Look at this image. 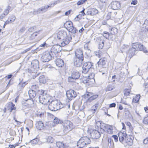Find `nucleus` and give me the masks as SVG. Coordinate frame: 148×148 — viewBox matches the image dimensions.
<instances>
[{"label": "nucleus", "instance_id": "nucleus-1", "mask_svg": "<svg viewBox=\"0 0 148 148\" xmlns=\"http://www.w3.org/2000/svg\"><path fill=\"white\" fill-rule=\"evenodd\" d=\"M57 38L59 40H64L61 43V45L63 47L68 44L72 39L71 35L69 34H67L66 32L63 30H61L58 32Z\"/></svg>", "mask_w": 148, "mask_h": 148}, {"label": "nucleus", "instance_id": "nucleus-2", "mask_svg": "<svg viewBox=\"0 0 148 148\" xmlns=\"http://www.w3.org/2000/svg\"><path fill=\"white\" fill-rule=\"evenodd\" d=\"M39 91L40 92L38 99L40 102L44 105L48 104V103L50 102V97L49 95L47 94V91L42 90Z\"/></svg>", "mask_w": 148, "mask_h": 148}, {"label": "nucleus", "instance_id": "nucleus-3", "mask_svg": "<svg viewBox=\"0 0 148 148\" xmlns=\"http://www.w3.org/2000/svg\"><path fill=\"white\" fill-rule=\"evenodd\" d=\"M100 124L99 127L101 128V133L103 134L105 132H106L108 133L112 134L113 133V128L112 127L107 124L101 123L100 121L97 123V125Z\"/></svg>", "mask_w": 148, "mask_h": 148}, {"label": "nucleus", "instance_id": "nucleus-4", "mask_svg": "<svg viewBox=\"0 0 148 148\" xmlns=\"http://www.w3.org/2000/svg\"><path fill=\"white\" fill-rule=\"evenodd\" d=\"M90 139L86 136L81 137L77 142V146L79 148H82L87 144L90 143Z\"/></svg>", "mask_w": 148, "mask_h": 148}, {"label": "nucleus", "instance_id": "nucleus-5", "mask_svg": "<svg viewBox=\"0 0 148 148\" xmlns=\"http://www.w3.org/2000/svg\"><path fill=\"white\" fill-rule=\"evenodd\" d=\"M60 103L57 100H54L51 101L49 104V109L52 111H56L61 108L60 106Z\"/></svg>", "mask_w": 148, "mask_h": 148}, {"label": "nucleus", "instance_id": "nucleus-6", "mask_svg": "<svg viewBox=\"0 0 148 148\" xmlns=\"http://www.w3.org/2000/svg\"><path fill=\"white\" fill-rule=\"evenodd\" d=\"M101 128L100 127L98 130H96L91 129L90 130V135L91 137L93 139H97L99 138L101 134Z\"/></svg>", "mask_w": 148, "mask_h": 148}, {"label": "nucleus", "instance_id": "nucleus-7", "mask_svg": "<svg viewBox=\"0 0 148 148\" xmlns=\"http://www.w3.org/2000/svg\"><path fill=\"white\" fill-rule=\"evenodd\" d=\"M93 68V63L88 62L84 63L82 67V73L84 74L88 73L90 69Z\"/></svg>", "mask_w": 148, "mask_h": 148}, {"label": "nucleus", "instance_id": "nucleus-8", "mask_svg": "<svg viewBox=\"0 0 148 148\" xmlns=\"http://www.w3.org/2000/svg\"><path fill=\"white\" fill-rule=\"evenodd\" d=\"M64 26L70 32L75 34L78 31L75 27L73 26V24L71 22H66L64 24Z\"/></svg>", "mask_w": 148, "mask_h": 148}, {"label": "nucleus", "instance_id": "nucleus-9", "mask_svg": "<svg viewBox=\"0 0 148 148\" xmlns=\"http://www.w3.org/2000/svg\"><path fill=\"white\" fill-rule=\"evenodd\" d=\"M62 125L64 128V131H70L73 128V123L69 120H65L63 122Z\"/></svg>", "mask_w": 148, "mask_h": 148}, {"label": "nucleus", "instance_id": "nucleus-10", "mask_svg": "<svg viewBox=\"0 0 148 148\" xmlns=\"http://www.w3.org/2000/svg\"><path fill=\"white\" fill-rule=\"evenodd\" d=\"M52 56L50 52L48 51L44 52L42 53L41 60L43 62H48L52 59Z\"/></svg>", "mask_w": 148, "mask_h": 148}, {"label": "nucleus", "instance_id": "nucleus-11", "mask_svg": "<svg viewBox=\"0 0 148 148\" xmlns=\"http://www.w3.org/2000/svg\"><path fill=\"white\" fill-rule=\"evenodd\" d=\"M50 6L46 5L44 6H42L40 8L37 9L36 10H34L33 11V14H40L41 13L45 12L48 10V8H50Z\"/></svg>", "mask_w": 148, "mask_h": 148}, {"label": "nucleus", "instance_id": "nucleus-12", "mask_svg": "<svg viewBox=\"0 0 148 148\" xmlns=\"http://www.w3.org/2000/svg\"><path fill=\"white\" fill-rule=\"evenodd\" d=\"M61 50V47L59 45H53L51 49V52L52 53H53L56 57L58 56V53H60Z\"/></svg>", "mask_w": 148, "mask_h": 148}, {"label": "nucleus", "instance_id": "nucleus-13", "mask_svg": "<svg viewBox=\"0 0 148 148\" xmlns=\"http://www.w3.org/2000/svg\"><path fill=\"white\" fill-rule=\"evenodd\" d=\"M84 58L75 57L73 60L74 65L77 67H79L82 66L83 63Z\"/></svg>", "mask_w": 148, "mask_h": 148}, {"label": "nucleus", "instance_id": "nucleus-14", "mask_svg": "<svg viewBox=\"0 0 148 148\" xmlns=\"http://www.w3.org/2000/svg\"><path fill=\"white\" fill-rule=\"evenodd\" d=\"M66 95L68 99L71 100L72 98L75 97L77 96L76 92L72 90H68L66 92Z\"/></svg>", "mask_w": 148, "mask_h": 148}, {"label": "nucleus", "instance_id": "nucleus-15", "mask_svg": "<svg viewBox=\"0 0 148 148\" xmlns=\"http://www.w3.org/2000/svg\"><path fill=\"white\" fill-rule=\"evenodd\" d=\"M107 59L105 58H101L97 62L98 67L100 68H105L106 66Z\"/></svg>", "mask_w": 148, "mask_h": 148}, {"label": "nucleus", "instance_id": "nucleus-16", "mask_svg": "<svg viewBox=\"0 0 148 148\" xmlns=\"http://www.w3.org/2000/svg\"><path fill=\"white\" fill-rule=\"evenodd\" d=\"M98 13V11L95 8L88 9L87 11L86 14L88 15L94 16Z\"/></svg>", "mask_w": 148, "mask_h": 148}, {"label": "nucleus", "instance_id": "nucleus-17", "mask_svg": "<svg viewBox=\"0 0 148 148\" xmlns=\"http://www.w3.org/2000/svg\"><path fill=\"white\" fill-rule=\"evenodd\" d=\"M32 68L38 71L39 69V62L37 60H33L31 63Z\"/></svg>", "mask_w": 148, "mask_h": 148}, {"label": "nucleus", "instance_id": "nucleus-18", "mask_svg": "<svg viewBox=\"0 0 148 148\" xmlns=\"http://www.w3.org/2000/svg\"><path fill=\"white\" fill-rule=\"evenodd\" d=\"M111 6L112 9L114 10L118 9L120 8V3L116 1H113L112 3Z\"/></svg>", "mask_w": 148, "mask_h": 148}, {"label": "nucleus", "instance_id": "nucleus-19", "mask_svg": "<svg viewBox=\"0 0 148 148\" xmlns=\"http://www.w3.org/2000/svg\"><path fill=\"white\" fill-rule=\"evenodd\" d=\"M127 135L125 132H120L118 134V136L119 138V140L121 142H122L125 140Z\"/></svg>", "mask_w": 148, "mask_h": 148}, {"label": "nucleus", "instance_id": "nucleus-20", "mask_svg": "<svg viewBox=\"0 0 148 148\" xmlns=\"http://www.w3.org/2000/svg\"><path fill=\"white\" fill-rule=\"evenodd\" d=\"M75 57L83 58L84 56L83 51L81 49H77L75 51Z\"/></svg>", "mask_w": 148, "mask_h": 148}, {"label": "nucleus", "instance_id": "nucleus-21", "mask_svg": "<svg viewBox=\"0 0 148 148\" xmlns=\"http://www.w3.org/2000/svg\"><path fill=\"white\" fill-rule=\"evenodd\" d=\"M80 75V73L77 70L73 69L71 71V76H72L75 79H78Z\"/></svg>", "mask_w": 148, "mask_h": 148}, {"label": "nucleus", "instance_id": "nucleus-22", "mask_svg": "<svg viewBox=\"0 0 148 148\" xmlns=\"http://www.w3.org/2000/svg\"><path fill=\"white\" fill-rule=\"evenodd\" d=\"M133 138L132 136L129 135L127 136L124 140L126 143L130 145H132Z\"/></svg>", "mask_w": 148, "mask_h": 148}, {"label": "nucleus", "instance_id": "nucleus-23", "mask_svg": "<svg viewBox=\"0 0 148 148\" xmlns=\"http://www.w3.org/2000/svg\"><path fill=\"white\" fill-rule=\"evenodd\" d=\"M36 127L37 129L39 130H41L44 129V123L41 121H38L36 123Z\"/></svg>", "mask_w": 148, "mask_h": 148}, {"label": "nucleus", "instance_id": "nucleus-24", "mask_svg": "<svg viewBox=\"0 0 148 148\" xmlns=\"http://www.w3.org/2000/svg\"><path fill=\"white\" fill-rule=\"evenodd\" d=\"M56 65L59 67H61L64 64V61L61 59H57L56 60Z\"/></svg>", "mask_w": 148, "mask_h": 148}, {"label": "nucleus", "instance_id": "nucleus-25", "mask_svg": "<svg viewBox=\"0 0 148 148\" xmlns=\"http://www.w3.org/2000/svg\"><path fill=\"white\" fill-rule=\"evenodd\" d=\"M115 88V84L112 83L110 84L107 86L106 88V91H108L112 90Z\"/></svg>", "mask_w": 148, "mask_h": 148}, {"label": "nucleus", "instance_id": "nucleus-26", "mask_svg": "<svg viewBox=\"0 0 148 148\" xmlns=\"http://www.w3.org/2000/svg\"><path fill=\"white\" fill-rule=\"evenodd\" d=\"M36 91L33 90H30L29 91V95L31 98L34 97L36 96Z\"/></svg>", "mask_w": 148, "mask_h": 148}, {"label": "nucleus", "instance_id": "nucleus-27", "mask_svg": "<svg viewBox=\"0 0 148 148\" xmlns=\"http://www.w3.org/2000/svg\"><path fill=\"white\" fill-rule=\"evenodd\" d=\"M136 51L135 49L132 47V48L130 49L129 50L128 53L130 55L131 57H132L135 55Z\"/></svg>", "mask_w": 148, "mask_h": 148}, {"label": "nucleus", "instance_id": "nucleus-28", "mask_svg": "<svg viewBox=\"0 0 148 148\" xmlns=\"http://www.w3.org/2000/svg\"><path fill=\"white\" fill-rule=\"evenodd\" d=\"M108 145H109L110 148H114V145L113 143V139L110 138L108 139Z\"/></svg>", "mask_w": 148, "mask_h": 148}, {"label": "nucleus", "instance_id": "nucleus-29", "mask_svg": "<svg viewBox=\"0 0 148 148\" xmlns=\"http://www.w3.org/2000/svg\"><path fill=\"white\" fill-rule=\"evenodd\" d=\"M25 104H27V107H31L34 104V101L31 99L27 100L25 102Z\"/></svg>", "mask_w": 148, "mask_h": 148}, {"label": "nucleus", "instance_id": "nucleus-30", "mask_svg": "<svg viewBox=\"0 0 148 148\" xmlns=\"http://www.w3.org/2000/svg\"><path fill=\"white\" fill-rule=\"evenodd\" d=\"M139 46L138 47V50L140 51H143L145 53L147 52V51L146 50V48L143 45H142L141 43H139Z\"/></svg>", "mask_w": 148, "mask_h": 148}, {"label": "nucleus", "instance_id": "nucleus-31", "mask_svg": "<svg viewBox=\"0 0 148 148\" xmlns=\"http://www.w3.org/2000/svg\"><path fill=\"white\" fill-rule=\"evenodd\" d=\"M39 82L40 83L45 84L46 82V79L45 78V76L43 75L40 76L39 77Z\"/></svg>", "mask_w": 148, "mask_h": 148}, {"label": "nucleus", "instance_id": "nucleus-32", "mask_svg": "<svg viewBox=\"0 0 148 148\" xmlns=\"http://www.w3.org/2000/svg\"><path fill=\"white\" fill-rule=\"evenodd\" d=\"M140 97V96L139 95H136L135 97H134L132 99V102L134 103H136L138 102Z\"/></svg>", "mask_w": 148, "mask_h": 148}, {"label": "nucleus", "instance_id": "nucleus-33", "mask_svg": "<svg viewBox=\"0 0 148 148\" xmlns=\"http://www.w3.org/2000/svg\"><path fill=\"white\" fill-rule=\"evenodd\" d=\"M56 145L57 148H64V145L62 142H57Z\"/></svg>", "mask_w": 148, "mask_h": 148}, {"label": "nucleus", "instance_id": "nucleus-34", "mask_svg": "<svg viewBox=\"0 0 148 148\" xmlns=\"http://www.w3.org/2000/svg\"><path fill=\"white\" fill-rule=\"evenodd\" d=\"M98 106V104H95L93 105L90 111L92 113L94 114L96 111V110L97 109Z\"/></svg>", "mask_w": 148, "mask_h": 148}, {"label": "nucleus", "instance_id": "nucleus-35", "mask_svg": "<svg viewBox=\"0 0 148 148\" xmlns=\"http://www.w3.org/2000/svg\"><path fill=\"white\" fill-rule=\"evenodd\" d=\"M131 89H125L124 90L125 96H129L131 92Z\"/></svg>", "mask_w": 148, "mask_h": 148}, {"label": "nucleus", "instance_id": "nucleus-36", "mask_svg": "<svg viewBox=\"0 0 148 148\" xmlns=\"http://www.w3.org/2000/svg\"><path fill=\"white\" fill-rule=\"evenodd\" d=\"M139 43L138 42H135L133 43L132 44V47L133 48H134L135 49L136 51L138 50V47L139 46Z\"/></svg>", "mask_w": 148, "mask_h": 148}, {"label": "nucleus", "instance_id": "nucleus-37", "mask_svg": "<svg viewBox=\"0 0 148 148\" xmlns=\"http://www.w3.org/2000/svg\"><path fill=\"white\" fill-rule=\"evenodd\" d=\"M11 7L10 6H8L7 9L5 10L4 12L3 13V14L4 16H5L7 15L9 13V11L11 9Z\"/></svg>", "mask_w": 148, "mask_h": 148}, {"label": "nucleus", "instance_id": "nucleus-38", "mask_svg": "<svg viewBox=\"0 0 148 148\" xmlns=\"http://www.w3.org/2000/svg\"><path fill=\"white\" fill-rule=\"evenodd\" d=\"M53 123L56 124H58L59 123H63L62 121L60 120L57 118H55L53 120Z\"/></svg>", "mask_w": 148, "mask_h": 148}, {"label": "nucleus", "instance_id": "nucleus-39", "mask_svg": "<svg viewBox=\"0 0 148 148\" xmlns=\"http://www.w3.org/2000/svg\"><path fill=\"white\" fill-rule=\"evenodd\" d=\"M98 97V95H92L90 96V97L88 98V99L87 101V102L90 101H91L94 100L97 98Z\"/></svg>", "mask_w": 148, "mask_h": 148}, {"label": "nucleus", "instance_id": "nucleus-40", "mask_svg": "<svg viewBox=\"0 0 148 148\" xmlns=\"http://www.w3.org/2000/svg\"><path fill=\"white\" fill-rule=\"evenodd\" d=\"M27 83L26 82H21L19 83L18 84V86L20 87L21 88L24 87V86L27 84Z\"/></svg>", "mask_w": 148, "mask_h": 148}, {"label": "nucleus", "instance_id": "nucleus-41", "mask_svg": "<svg viewBox=\"0 0 148 148\" xmlns=\"http://www.w3.org/2000/svg\"><path fill=\"white\" fill-rule=\"evenodd\" d=\"M38 32H39V31L35 32H34L33 34H31L30 36V39L31 40H33V39H34L35 38V37L36 36H37V33H38Z\"/></svg>", "mask_w": 148, "mask_h": 148}, {"label": "nucleus", "instance_id": "nucleus-42", "mask_svg": "<svg viewBox=\"0 0 148 148\" xmlns=\"http://www.w3.org/2000/svg\"><path fill=\"white\" fill-rule=\"evenodd\" d=\"M13 106V103L12 102H9L7 103L6 105V108L9 111L10 110L11 106Z\"/></svg>", "mask_w": 148, "mask_h": 148}, {"label": "nucleus", "instance_id": "nucleus-43", "mask_svg": "<svg viewBox=\"0 0 148 148\" xmlns=\"http://www.w3.org/2000/svg\"><path fill=\"white\" fill-rule=\"evenodd\" d=\"M143 27L148 31V20H146L143 25Z\"/></svg>", "mask_w": 148, "mask_h": 148}, {"label": "nucleus", "instance_id": "nucleus-44", "mask_svg": "<svg viewBox=\"0 0 148 148\" xmlns=\"http://www.w3.org/2000/svg\"><path fill=\"white\" fill-rule=\"evenodd\" d=\"M103 35L104 37L108 39H109V37L110 34L109 32H105L103 33Z\"/></svg>", "mask_w": 148, "mask_h": 148}, {"label": "nucleus", "instance_id": "nucleus-45", "mask_svg": "<svg viewBox=\"0 0 148 148\" xmlns=\"http://www.w3.org/2000/svg\"><path fill=\"white\" fill-rule=\"evenodd\" d=\"M36 115L37 116L42 118L43 117L44 113L39 112L36 113Z\"/></svg>", "mask_w": 148, "mask_h": 148}, {"label": "nucleus", "instance_id": "nucleus-46", "mask_svg": "<svg viewBox=\"0 0 148 148\" xmlns=\"http://www.w3.org/2000/svg\"><path fill=\"white\" fill-rule=\"evenodd\" d=\"M53 138L51 136H49L47 138V142L50 143H52L53 141Z\"/></svg>", "mask_w": 148, "mask_h": 148}, {"label": "nucleus", "instance_id": "nucleus-47", "mask_svg": "<svg viewBox=\"0 0 148 148\" xmlns=\"http://www.w3.org/2000/svg\"><path fill=\"white\" fill-rule=\"evenodd\" d=\"M104 41L103 40L100 42L99 44V49H101L103 48L104 46Z\"/></svg>", "mask_w": 148, "mask_h": 148}, {"label": "nucleus", "instance_id": "nucleus-48", "mask_svg": "<svg viewBox=\"0 0 148 148\" xmlns=\"http://www.w3.org/2000/svg\"><path fill=\"white\" fill-rule=\"evenodd\" d=\"M58 3L59 1H53L51 3L49 4L48 6H51L49 8H51V7L55 5H56Z\"/></svg>", "mask_w": 148, "mask_h": 148}, {"label": "nucleus", "instance_id": "nucleus-49", "mask_svg": "<svg viewBox=\"0 0 148 148\" xmlns=\"http://www.w3.org/2000/svg\"><path fill=\"white\" fill-rule=\"evenodd\" d=\"M76 80L73 78V77L72 76H70L68 77V81L69 82H74V81Z\"/></svg>", "mask_w": 148, "mask_h": 148}, {"label": "nucleus", "instance_id": "nucleus-50", "mask_svg": "<svg viewBox=\"0 0 148 148\" xmlns=\"http://www.w3.org/2000/svg\"><path fill=\"white\" fill-rule=\"evenodd\" d=\"M87 1V0H82L79 1L77 2V4L78 5H81L82 4H83Z\"/></svg>", "mask_w": 148, "mask_h": 148}, {"label": "nucleus", "instance_id": "nucleus-51", "mask_svg": "<svg viewBox=\"0 0 148 148\" xmlns=\"http://www.w3.org/2000/svg\"><path fill=\"white\" fill-rule=\"evenodd\" d=\"M28 72L29 73H32L34 74L37 71H36V70L35 69H32V67H31V69H28Z\"/></svg>", "mask_w": 148, "mask_h": 148}, {"label": "nucleus", "instance_id": "nucleus-52", "mask_svg": "<svg viewBox=\"0 0 148 148\" xmlns=\"http://www.w3.org/2000/svg\"><path fill=\"white\" fill-rule=\"evenodd\" d=\"M32 89L31 90H36V91L38 90V87L36 85H33L31 86Z\"/></svg>", "mask_w": 148, "mask_h": 148}, {"label": "nucleus", "instance_id": "nucleus-53", "mask_svg": "<svg viewBox=\"0 0 148 148\" xmlns=\"http://www.w3.org/2000/svg\"><path fill=\"white\" fill-rule=\"evenodd\" d=\"M143 123L145 124L148 125V118H145L143 119Z\"/></svg>", "mask_w": 148, "mask_h": 148}, {"label": "nucleus", "instance_id": "nucleus-54", "mask_svg": "<svg viewBox=\"0 0 148 148\" xmlns=\"http://www.w3.org/2000/svg\"><path fill=\"white\" fill-rule=\"evenodd\" d=\"M112 15L111 12H109L108 14L106 16V19L107 20H109L110 19H111V16Z\"/></svg>", "mask_w": 148, "mask_h": 148}, {"label": "nucleus", "instance_id": "nucleus-55", "mask_svg": "<svg viewBox=\"0 0 148 148\" xmlns=\"http://www.w3.org/2000/svg\"><path fill=\"white\" fill-rule=\"evenodd\" d=\"M38 140L37 138L31 140V143L34 144H36L38 143Z\"/></svg>", "mask_w": 148, "mask_h": 148}, {"label": "nucleus", "instance_id": "nucleus-56", "mask_svg": "<svg viewBox=\"0 0 148 148\" xmlns=\"http://www.w3.org/2000/svg\"><path fill=\"white\" fill-rule=\"evenodd\" d=\"M112 138L114 139L115 141L117 142L118 141V137L116 135H114L112 136Z\"/></svg>", "mask_w": 148, "mask_h": 148}, {"label": "nucleus", "instance_id": "nucleus-57", "mask_svg": "<svg viewBox=\"0 0 148 148\" xmlns=\"http://www.w3.org/2000/svg\"><path fill=\"white\" fill-rule=\"evenodd\" d=\"M15 104L13 103V106H11V108L9 110L10 112H11L13 110H15L16 109V108L15 107Z\"/></svg>", "mask_w": 148, "mask_h": 148}, {"label": "nucleus", "instance_id": "nucleus-58", "mask_svg": "<svg viewBox=\"0 0 148 148\" xmlns=\"http://www.w3.org/2000/svg\"><path fill=\"white\" fill-rule=\"evenodd\" d=\"M16 17L15 16L12 15L11 16V19H10V21L11 22H14L15 20Z\"/></svg>", "mask_w": 148, "mask_h": 148}, {"label": "nucleus", "instance_id": "nucleus-59", "mask_svg": "<svg viewBox=\"0 0 148 148\" xmlns=\"http://www.w3.org/2000/svg\"><path fill=\"white\" fill-rule=\"evenodd\" d=\"M92 95V93L90 92H87L86 94L85 95V97H86V95H87V97L88 98L90 97V96Z\"/></svg>", "mask_w": 148, "mask_h": 148}, {"label": "nucleus", "instance_id": "nucleus-60", "mask_svg": "<svg viewBox=\"0 0 148 148\" xmlns=\"http://www.w3.org/2000/svg\"><path fill=\"white\" fill-rule=\"evenodd\" d=\"M143 142L144 144H147L148 143V137L144 139Z\"/></svg>", "mask_w": 148, "mask_h": 148}, {"label": "nucleus", "instance_id": "nucleus-61", "mask_svg": "<svg viewBox=\"0 0 148 148\" xmlns=\"http://www.w3.org/2000/svg\"><path fill=\"white\" fill-rule=\"evenodd\" d=\"M137 3V0H132L131 2V4L136 5Z\"/></svg>", "mask_w": 148, "mask_h": 148}, {"label": "nucleus", "instance_id": "nucleus-62", "mask_svg": "<svg viewBox=\"0 0 148 148\" xmlns=\"http://www.w3.org/2000/svg\"><path fill=\"white\" fill-rule=\"evenodd\" d=\"M25 28L23 27H22L20 30L19 32L21 33H23L25 30Z\"/></svg>", "mask_w": 148, "mask_h": 148}, {"label": "nucleus", "instance_id": "nucleus-63", "mask_svg": "<svg viewBox=\"0 0 148 148\" xmlns=\"http://www.w3.org/2000/svg\"><path fill=\"white\" fill-rule=\"evenodd\" d=\"M14 138L12 137H11L10 138H7L6 140V142H9L10 141H12L13 140Z\"/></svg>", "mask_w": 148, "mask_h": 148}, {"label": "nucleus", "instance_id": "nucleus-64", "mask_svg": "<svg viewBox=\"0 0 148 148\" xmlns=\"http://www.w3.org/2000/svg\"><path fill=\"white\" fill-rule=\"evenodd\" d=\"M35 27V26L31 27L28 29V31L30 32H32L33 31L34 28Z\"/></svg>", "mask_w": 148, "mask_h": 148}]
</instances>
